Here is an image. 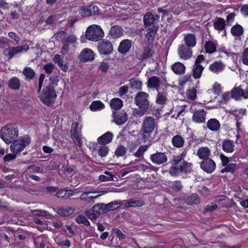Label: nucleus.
I'll use <instances>...</instances> for the list:
<instances>
[{
    "label": "nucleus",
    "instance_id": "nucleus-1",
    "mask_svg": "<svg viewBox=\"0 0 248 248\" xmlns=\"http://www.w3.org/2000/svg\"><path fill=\"white\" fill-rule=\"evenodd\" d=\"M186 153L183 152L180 155L174 156L171 162V166L169 173L172 176H177L179 173H187L191 170V163H189L184 160Z\"/></svg>",
    "mask_w": 248,
    "mask_h": 248
},
{
    "label": "nucleus",
    "instance_id": "nucleus-2",
    "mask_svg": "<svg viewBox=\"0 0 248 248\" xmlns=\"http://www.w3.org/2000/svg\"><path fill=\"white\" fill-rule=\"evenodd\" d=\"M18 135V129L11 124L3 126L0 130V137L6 144L12 143L17 138Z\"/></svg>",
    "mask_w": 248,
    "mask_h": 248
},
{
    "label": "nucleus",
    "instance_id": "nucleus-3",
    "mask_svg": "<svg viewBox=\"0 0 248 248\" xmlns=\"http://www.w3.org/2000/svg\"><path fill=\"white\" fill-rule=\"evenodd\" d=\"M148 97L149 94L144 92H140L136 94L134 98V102L140 109L137 111V114L142 116L147 111L149 106Z\"/></svg>",
    "mask_w": 248,
    "mask_h": 248
},
{
    "label": "nucleus",
    "instance_id": "nucleus-4",
    "mask_svg": "<svg viewBox=\"0 0 248 248\" xmlns=\"http://www.w3.org/2000/svg\"><path fill=\"white\" fill-rule=\"evenodd\" d=\"M158 126L157 120L151 116L145 117L143 120L140 131L143 138L148 139Z\"/></svg>",
    "mask_w": 248,
    "mask_h": 248
},
{
    "label": "nucleus",
    "instance_id": "nucleus-5",
    "mask_svg": "<svg viewBox=\"0 0 248 248\" xmlns=\"http://www.w3.org/2000/svg\"><path fill=\"white\" fill-rule=\"evenodd\" d=\"M85 36L90 41L97 42L104 37V32L100 26L92 25L87 28Z\"/></svg>",
    "mask_w": 248,
    "mask_h": 248
},
{
    "label": "nucleus",
    "instance_id": "nucleus-6",
    "mask_svg": "<svg viewBox=\"0 0 248 248\" xmlns=\"http://www.w3.org/2000/svg\"><path fill=\"white\" fill-rule=\"evenodd\" d=\"M159 16L152 12H148L146 13L143 17L144 26L148 28V31L151 32L156 31L158 26L157 24Z\"/></svg>",
    "mask_w": 248,
    "mask_h": 248
},
{
    "label": "nucleus",
    "instance_id": "nucleus-7",
    "mask_svg": "<svg viewBox=\"0 0 248 248\" xmlns=\"http://www.w3.org/2000/svg\"><path fill=\"white\" fill-rule=\"evenodd\" d=\"M31 143V139L28 136L20 137L17 140L13 141L10 146L11 151L14 154H18Z\"/></svg>",
    "mask_w": 248,
    "mask_h": 248
},
{
    "label": "nucleus",
    "instance_id": "nucleus-8",
    "mask_svg": "<svg viewBox=\"0 0 248 248\" xmlns=\"http://www.w3.org/2000/svg\"><path fill=\"white\" fill-rule=\"evenodd\" d=\"M57 97V94L53 87L48 86L43 90V93L41 97V100L45 104L49 105L53 103Z\"/></svg>",
    "mask_w": 248,
    "mask_h": 248
},
{
    "label": "nucleus",
    "instance_id": "nucleus-9",
    "mask_svg": "<svg viewBox=\"0 0 248 248\" xmlns=\"http://www.w3.org/2000/svg\"><path fill=\"white\" fill-rule=\"evenodd\" d=\"M98 50L102 55L110 54L113 51V46L111 42L107 40H103L98 44Z\"/></svg>",
    "mask_w": 248,
    "mask_h": 248
},
{
    "label": "nucleus",
    "instance_id": "nucleus-10",
    "mask_svg": "<svg viewBox=\"0 0 248 248\" xmlns=\"http://www.w3.org/2000/svg\"><path fill=\"white\" fill-rule=\"evenodd\" d=\"M150 158L152 162L156 165H160L166 163L168 160L166 154L162 152H156L151 155Z\"/></svg>",
    "mask_w": 248,
    "mask_h": 248
},
{
    "label": "nucleus",
    "instance_id": "nucleus-11",
    "mask_svg": "<svg viewBox=\"0 0 248 248\" xmlns=\"http://www.w3.org/2000/svg\"><path fill=\"white\" fill-rule=\"evenodd\" d=\"M216 163L211 158L204 159L200 163L201 169L208 173H212L216 169Z\"/></svg>",
    "mask_w": 248,
    "mask_h": 248
},
{
    "label": "nucleus",
    "instance_id": "nucleus-12",
    "mask_svg": "<svg viewBox=\"0 0 248 248\" xmlns=\"http://www.w3.org/2000/svg\"><path fill=\"white\" fill-rule=\"evenodd\" d=\"M105 191L99 192H84L82 193L80 196V200L83 201L90 202L93 199H95L99 197L100 196L106 193Z\"/></svg>",
    "mask_w": 248,
    "mask_h": 248
},
{
    "label": "nucleus",
    "instance_id": "nucleus-13",
    "mask_svg": "<svg viewBox=\"0 0 248 248\" xmlns=\"http://www.w3.org/2000/svg\"><path fill=\"white\" fill-rule=\"evenodd\" d=\"M178 52L180 57L184 60L189 59L192 55L191 49L184 44H182L179 46Z\"/></svg>",
    "mask_w": 248,
    "mask_h": 248
},
{
    "label": "nucleus",
    "instance_id": "nucleus-14",
    "mask_svg": "<svg viewBox=\"0 0 248 248\" xmlns=\"http://www.w3.org/2000/svg\"><path fill=\"white\" fill-rule=\"evenodd\" d=\"M114 122L118 125L125 123L128 119L127 114L124 110L115 112L113 113Z\"/></svg>",
    "mask_w": 248,
    "mask_h": 248
},
{
    "label": "nucleus",
    "instance_id": "nucleus-15",
    "mask_svg": "<svg viewBox=\"0 0 248 248\" xmlns=\"http://www.w3.org/2000/svg\"><path fill=\"white\" fill-rule=\"evenodd\" d=\"M231 97L235 100L239 99L240 97L248 98V90L244 92L240 87H234L231 91Z\"/></svg>",
    "mask_w": 248,
    "mask_h": 248
},
{
    "label": "nucleus",
    "instance_id": "nucleus-16",
    "mask_svg": "<svg viewBox=\"0 0 248 248\" xmlns=\"http://www.w3.org/2000/svg\"><path fill=\"white\" fill-rule=\"evenodd\" d=\"M206 114V112L203 109L195 110L193 112L192 120L196 123H204Z\"/></svg>",
    "mask_w": 248,
    "mask_h": 248
},
{
    "label": "nucleus",
    "instance_id": "nucleus-17",
    "mask_svg": "<svg viewBox=\"0 0 248 248\" xmlns=\"http://www.w3.org/2000/svg\"><path fill=\"white\" fill-rule=\"evenodd\" d=\"M29 49V46L27 44L24 45L16 46V47H10L8 49V56L10 59L13 58L16 54L22 53L23 51H27Z\"/></svg>",
    "mask_w": 248,
    "mask_h": 248
},
{
    "label": "nucleus",
    "instance_id": "nucleus-18",
    "mask_svg": "<svg viewBox=\"0 0 248 248\" xmlns=\"http://www.w3.org/2000/svg\"><path fill=\"white\" fill-rule=\"evenodd\" d=\"M94 54L93 51L89 48L84 49L79 56V59L83 62L92 61L94 59Z\"/></svg>",
    "mask_w": 248,
    "mask_h": 248
},
{
    "label": "nucleus",
    "instance_id": "nucleus-19",
    "mask_svg": "<svg viewBox=\"0 0 248 248\" xmlns=\"http://www.w3.org/2000/svg\"><path fill=\"white\" fill-rule=\"evenodd\" d=\"M132 42L129 39H124L121 41L118 48L119 52L122 54H126L132 46Z\"/></svg>",
    "mask_w": 248,
    "mask_h": 248
},
{
    "label": "nucleus",
    "instance_id": "nucleus-20",
    "mask_svg": "<svg viewBox=\"0 0 248 248\" xmlns=\"http://www.w3.org/2000/svg\"><path fill=\"white\" fill-rule=\"evenodd\" d=\"M124 32V29L120 26L114 25L112 26L109 31V35L113 39L121 37Z\"/></svg>",
    "mask_w": 248,
    "mask_h": 248
},
{
    "label": "nucleus",
    "instance_id": "nucleus-21",
    "mask_svg": "<svg viewBox=\"0 0 248 248\" xmlns=\"http://www.w3.org/2000/svg\"><path fill=\"white\" fill-rule=\"evenodd\" d=\"M225 65L221 61H216L211 64L209 70L214 73L218 74L223 71Z\"/></svg>",
    "mask_w": 248,
    "mask_h": 248
},
{
    "label": "nucleus",
    "instance_id": "nucleus-22",
    "mask_svg": "<svg viewBox=\"0 0 248 248\" xmlns=\"http://www.w3.org/2000/svg\"><path fill=\"white\" fill-rule=\"evenodd\" d=\"M153 51L149 46L145 47L142 53H137L136 57L138 59L143 61L152 56Z\"/></svg>",
    "mask_w": 248,
    "mask_h": 248
},
{
    "label": "nucleus",
    "instance_id": "nucleus-23",
    "mask_svg": "<svg viewBox=\"0 0 248 248\" xmlns=\"http://www.w3.org/2000/svg\"><path fill=\"white\" fill-rule=\"evenodd\" d=\"M197 155L200 159L204 160L210 158L211 151L207 147H202L198 150Z\"/></svg>",
    "mask_w": 248,
    "mask_h": 248
},
{
    "label": "nucleus",
    "instance_id": "nucleus-24",
    "mask_svg": "<svg viewBox=\"0 0 248 248\" xmlns=\"http://www.w3.org/2000/svg\"><path fill=\"white\" fill-rule=\"evenodd\" d=\"M184 41L186 46L191 47H194L196 45V38L194 34L188 33L184 35Z\"/></svg>",
    "mask_w": 248,
    "mask_h": 248
},
{
    "label": "nucleus",
    "instance_id": "nucleus-25",
    "mask_svg": "<svg viewBox=\"0 0 248 248\" xmlns=\"http://www.w3.org/2000/svg\"><path fill=\"white\" fill-rule=\"evenodd\" d=\"M113 138V134L109 132H108L97 139L98 143L105 145L110 142Z\"/></svg>",
    "mask_w": 248,
    "mask_h": 248
},
{
    "label": "nucleus",
    "instance_id": "nucleus-26",
    "mask_svg": "<svg viewBox=\"0 0 248 248\" xmlns=\"http://www.w3.org/2000/svg\"><path fill=\"white\" fill-rule=\"evenodd\" d=\"M204 67L201 64H194L192 69V75L193 77L197 79L201 78Z\"/></svg>",
    "mask_w": 248,
    "mask_h": 248
},
{
    "label": "nucleus",
    "instance_id": "nucleus-27",
    "mask_svg": "<svg viewBox=\"0 0 248 248\" xmlns=\"http://www.w3.org/2000/svg\"><path fill=\"white\" fill-rule=\"evenodd\" d=\"M160 82V80L158 77L153 76L148 78V86L151 88H155L158 91Z\"/></svg>",
    "mask_w": 248,
    "mask_h": 248
},
{
    "label": "nucleus",
    "instance_id": "nucleus-28",
    "mask_svg": "<svg viewBox=\"0 0 248 248\" xmlns=\"http://www.w3.org/2000/svg\"><path fill=\"white\" fill-rule=\"evenodd\" d=\"M234 148L233 141L231 140H225L222 143V149L225 152L232 153L234 151Z\"/></svg>",
    "mask_w": 248,
    "mask_h": 248
},
{
    "label": "nucleus",
    "instance_id": "nucleus-29",
    "mask_svg": "<svg viewBox=\"0 0 248 248\" xmlns=\"http://www.w3.org/2000/svg\"><path fill=\"white\" fill-rule=\"evenodd\" d=\"M172 71L176 74L181 75L183 74L185 70V65L181 62H177L171 66Z\"/></svg>",
    "mask_w": 248,
    "mask_h": 248
},
{
    "label": "nucleus",
    "instance_id": "nucleus-30",
    "mask_svg": "<svg viewBox=\"0 0 248 248\" xmlns=\"http://www.w3.org/2000/svg\"><path fill=\"white\" fill-rule=\"evenodd\" d=\"M20 84V80L16 77H13L11 78L8 81L9 87L14 90H17L19 89Z\"/></svg>",
    "mask_w": 248,
    "mask_h": 248
},
{
    "label": "nucleus",
    "instance_id": "nucleus-31",
    "mask_svg": "<svg viewBox=\"0 0 248 248\" xmlns=\"http://www.w3.org/2000/svg\"><path fill=\"white\" fill-rule=\"evenodd\" d=\"M173 145L176 148L182 147L184 144L185 140L180 135L174 136L171 140Z\"/></svg>",
    "mask_w": 248,
    "mask_h": 248
},
{
    "label": "nucleus",
    "instance_id": "nucleus-32",
    "mask_svg": "<svg viewBox=\"0 0 248 248\" xmlns=\"http://www.w3.org/2000/svg\"><path fill=\"white\" fill-rule=\"evenodd\" d=\"M207 126L212 131H217L220 127V124L217 119H211L207 123Z\"/></svg>",
    "mask_w": 248,
    "mask_h": 248
},
{
    "label": "nucleus",
    "instance_id": "nucleus-33",
    "mask_svg": "<svg viewBox=\"0 0 248 248\" xmlns=\"http://www.w3.org/2000/svg\"><path fill=\"white\" fill-rule=\"evenodd\" d=\"M217 44L211 41L206 42L204 45V48L207 53L212 54L216 51Z\"/></svg>",
    "mask_w": 248,
    "mask_h": 248
},
{
    "label": "nucleus",
    "instance_id": "nucleus-34",
    "mask_svg": "<svg viewBox=\"0 0 248 248\" xmlns=\"http://www.w3.org/2000/svg\"><path fill=\"white\" fill-rule=\"evenodd\" d=\"M23 74L27 79H32L35 76L34 70L30 67H25L22 72Z\"/></svg>",
    "mask_w": 248,
    "mask_h": 248
},
{
    "label": "nucleus",
    "instance_id": "nucleus-35",
    "mask_svg": "<svg viewBox=\"0 0 248 248\" xmlns=\"http://www.w3.org/2000/svg\"><path fill=\"white\" fill-rule=\"evenodd\" d=\"M110 105L112 108L115 110L120 109L123 106V102L121 99L115 98L110 101Z\"/></svg>",
    "mask_w": 248,
    "mask_h": 248
},
{
    "label": "nucleus",
    "instance_id": "nucleus-36",
    "mask_svg": "<svg viewBox=\"0 0 248 248\" xmlns=\"http://www.w3.org/2000/svg\"><path fill=\"white\" fill-rule=\"evenodd\" d=\"M214 27L216 30L222 31L225 27V20L222 18H217L214 22Z\"/></svg>",
    "mask_w": 248,
    "mask_h": 248
},
{
    "label": "nucleus",
    "instance_id": "nucleus-37",
    "mask_svg": "<svg viewBox=\"0 0 248 248\" xmlns=\"http://www.w3.org/2000/svg\"><path fill=\"white\" fill-rule=\"evenodd\" d=\"M74 209L70 207H62L58 209V214L61 216H68L74 212Z\"/></svg>",
    "mask_w": 248,
    "mask_h": 248
},
{
    "label": "nucleus",
    "instance_id": "nucleus-38",
    "mask_svg": "<svg viewBox=\"0 0 248 248\" xmlns=\"http://www.w3.org/2000/svg\"><path fill=\"white\" fill-rule=\"evenodd\" d=\"M157 92L155 102L159 105L165 104L167 100V93L165 92H159L158 91Z\"/></svg>",
    "mask_w": 248,
    "mask_h": 248
},
{
    "label": "nucleus",
    "instance_id": "nucleus-39",
    "mask_svg": "<svg viewBox=\"0 0 248 248\" xmlns=\"http://www.w3.org/2000/svg\"><path fill=\"white\" fill-rule=\"evenodd\" d=\"M231 32L234 36H239L243 33V28L240 25H235L232 27Z\"/></svg>",
    "mask_w": 248,
    "mask_h": 248
},
{
    "label": "nucleus",
    "instance_id": "nucleus-40",
    "mask_svg": "<svg viewBox=\"0 0 248 248\" xmlns=\"http://www.w3.org/2000/svg\"><path fill=\"white\" fill-rule=\"evenodd\" d=\"M54 61L58 64L62 70L64 72L66 71L67 67L66 66V64L64 63L62 61L61 55L58 54L56 55L54 58Z\"/></svg>",
    "mask_w": 248,
    "mask_h": 248
},
{
    "label": "nucleus",
    "instance_id": "nucleus-41",
    "mask_svg": "<svg viewBox=\"0 0 248 248\" xmlns=\"http://www.w3.org/2000/svg\"><path fill=\"white\" fill-rule=\"evenodd\" d=\"M104 104L100 101H95L92 103L90 106L91 110L93 111H96L103 108Z\"/></svg>",
    "mask_w": 248,
    "mask_h": 248
},
{
    "label": "nucleus",
    "instance_id": "nucleus-42",
    "mask_svg": "<svg viewBox=\"0 0 248 248\" xmlns=\"http://www.w3.org/2000/svg\"><path fill=\"white\" fill-rule=\"evenodd\" d=\"M142 84L141 81L136 79L130 80V86L133 90H141Z\"/></svg>",
    "mask_w": 248,
    "mask_h": 248
},
{
    "label": "nucleus",
    "instance_id": "nucleus-43",
    "mask_svg": "<svg viewBox=\"0 0 248 248\" xmlns=\"http://www.w3.org/2000/svg\"><path fill=\"white\" fill-rule=\"evenodd\" d=\"M75 220L78 224H83L86 226H89L90 225V223L87 217L82 215H80L76 217Z\"/></svg>",
    "mask_w": 248,
    "mask_h": 248
},
{
    "label": "nucleus",
    "instance_id": "nucleus-44",
    "mask_svg": "<svg viewBox=\"0 0 248 248\" xmlns=\"http://www.w3.org/2000/svg\"><path fill=\"white\" fill-rule=\"evenodd\" d=\"M126 152V148L123 145H119L117 148L115 152V155L117 157L122 156H124Z\"/></svg>",
    "mask_w": 248,
    "mask_h": 248
},
{
    "label": "nucleus",
    "instance_id": "nucleus-45",
    "mask_svg": "<svg viewBox=\"0 0 248 248\" xmlns=\"http://www.w3.org/2000/svg\"><path fill=\"white\" fill-rule=\"evenodd\" d=\"M108 204V206L110 209V211H111L114 210L118 208L123 205V202L121 201H115L114 202H110Z\"/></svg>",
    "mask_w": 248,
    "mask_h": 248
},
{
    "label": "nucleus",
    "instance_id": "nucleus-46",
    "mask_svg": "<svg viewBox=\"0 0 248 248\" xmlns=\"http://www.w3.org/2000/svg\"><path fill=\"white\" fill-rule=\"evenodd\" d=\"M186 95L188 99L191 100H195L197 96L196 90L194 88L188 90L186 93Z\"/></svg>",
    "mask_w": 248,
    "mask_h": 248
},
{
    "label": "nucleus",
    "instance_id": "nucleus-47",
    "mask_svg": "<svg viewBox=\"0 0 248 248\" xmlns=\"http://www.w3.org/2000/svg\"><path fill=\"white\" fill-rule=\"evenodd\" d=\"M170 186L172 189L176 191H180L183 188V186L180 181L172 182Z\"/></svg>",
    "mask_w": 248,
    "mask_h": 248
},
{
    "label": "nucleus",
    "instance_id": "nucleus-48",
    "mask_svg": "<svg viewBox=\"0 0 248 248\" xmlns=\"http://www.w3.org/2000/svg\"><path fill=\"white\" fill-rule=\"evenodd\" d=\"M79 14L82 17L89 16L93 15L92 10L90 9L89 7L82 8L80 9Z\"/></svg>",
    "mask_w": 248,
    "mask_h": 248
},
{
    "label": "nucleus",
    "instance_id": "nucleus-49",
    "mask_svg": "<svg viewBox=\"0 0 248 248\" xmlns=\"http://www.w3.org/2000/svg\"><path fill=\"white\" fill-rule=\"evenodd\" d=\"M147 145L141 146L137 151L134 154V155L137 157H140L142 156L144 153L147 150Z\"/></svg>",
    "mask_w": 248,
    "mask_h": 248
},
{
    "label": "nucleus",
    "instance_id": "nucleus-50",
    "mask_svg": "<svg viewBox=\"0 0 248 248\" xmlns=\"http://www.w3.org/2000/svg\"><path fill=\"white\" fill-rule=\"evenodd\" d=\"M154 33L155 32H151L148 31L145 35V41L149 45H150L154 40Z\"/></svg>",
    "mask_w": 248,
    "mask_h": 248
},
{
    "label": "nucleus",
    "instance_id": "nucleus-51",
    "mask_svg": "<svg viewBox=\"0 0 248 248\" xmlns=\"http://www.w3.org/2000/svg\"><path fill=\"white\" fill-rule=\"evenodd\" d=\"M59 17L57 15H52L49 16L46 20V23L48 25H53L58 21Z\"/></svg>",
    "mask_w": 248,
    "mask_h": 248
},
{
    "label": "nucleus",
    "instance_id": "nucleus-52",
    "mask_svg": "<svg viewBox=\"0 0 248 248\" xmlns=\"http://www.w3.org/2000/svg\"><path fill=\"white\" fill-rule=\"evenodd\" d=\"M16 154H8L4 156L3 158L4 163H8L15 160L16 157Z\"/></svg>",
    "mask_w": 248,
    "mask_h": 248
},
{
    "label": "nucleus",
    "instance_id": "nucleus-53",
    "mask_svg": "<svg viewBox=\"0 0 248 248\" xmlns=\"http://www.w3.org/2000/svg\"><path fill=\"white\" fill-rule=\"evenodd\" d=\"M111 231L112 233L116 234L117 237L120 240H124L125 238V235L119 229L113 228Z\"/></svg>",
    "mask_w": 248,
    "mask_h": 248
},
{
    "label": "nucleus",
    "instance_id": "nucleus-54",
    "mask_svg": "<svg viewBox=\"0 0 248 248\" xmlns=\"http://www.w3.org/2000/svg\"><path fill=\"white\" fill-rule=\"evenodd\" d=\"M108 148L105 145L100 146L98 149V154L101 157H104L107 155L108 153Z\"/></svg>",
    "mask_w": 248,
    "mask_h": 248
},
{
    "label": "nucleus",
    "instance_id": "nucleus-55",
    "mask_svg": "<svg viewBox=\"0 0 248 248\" xmlns=\"http://www.w3.org/2000/svg\"><path fill=\"white\" fill-rule=\"evenodd\" d=\"M236 168V165L233 163L229 164L228 166H227L225 168L222 169L221 171L222 173H224L225 172H233Z\"/></svg>",
    "mask_w": 248,
    "mask_h": 248
},
{
    "label": "nucleus",
    "instance_id": "nucleus-56",
    "mask_svg": "<svg viewBox=\"0 0 248 248\" xmlns=\"http://www.w3.org/2000/svg\"><path fill=\"white\" fill-rule=\"evenodd\" d=\"M242 61L244 64L248 65V47L245 48L243 52Z\"/></svg>",
    "mask_w": 248,
    "mask_h": 248
},
{
    "label": "nucleus",
    "instance_id": "nucleus-57",
    "mask_svg": "<svg viewBox=\"0 0 248 248\" xmlns=\"http://www.w3.org/2000/svg\"><path fill=\"white\" fill-rule=\"evenodd\" d=\"M71 135L75 144H77L78 146L80 147L82 145V143L81 141L80 136L78 135V134L77 133L76 134H72Z\"/></svg>",
    "mask_w": 248,
    "mask_h": 248
},
{
    "label": "nucleus",
    "instance_id": "nucleus-58",
    "mask_svg": "<svg viewBox=\"0 0 248 248\" xmlns=\"http://www.w3.org/2000/svg\"><path fill=\"white\" fill-rule=\"evenodd\" d=\"M99 180L102 182L110 181L113 180V175L111 174H108V176L105 175H100L99 176Z\"/></svg>",
    "mask_w": 248,
    "mask_h": 248
},
{
    "label": "nucleus",
    "instance_id": "nucleus-59",
    "mask_svg": "<svg viewBox=\"0 0 248 248\" xmlns=\"http://www.w3.org/2000/svg\"><path fill=\"white\" fill-rule=\"evenodd\" d=\"M50 80V84L48 86H52L53 87V89L57 85V82L59 81V78L57 76H52L49 78Z\"/></svg>",
    "mask_w": 248,
    "mask_h": 248
},
{
    "label": "nucleus",
    "instance_id": "nucleus-60",
    "mask_svg": "<svg viewBox=\"0 0 248 248\" xmlns=\"http://www.w3.org/2000/svg\"><path fill=\"white\" fill-rule=\"evenodd\" d=\"M54 68V66L52 63H47L44 65V68L47 74H51Z\"/></svg>",
    "mask_w": 248,
    "mask_h": 248
},
{
    "label": "nucleus",
    "instance_id": "nucleus-61",
    "mask_svg": "<svg viewBox=\"0 0 248 248\" xmlns=\"http://www.w3.org/2000/svg\"><path fill=\"white\" fill-rule=\"evenodd\" d=\"M129 87L127 86H124L119 88L118 93L119 96L122 97L123 95L127 93Z\"/></svg>",
    "mask_w": 248,
    "mask_h": 248
},
{
    "label": "nucleus",
    "instance_id": "nucleus-62",
    "mask_svg": "<svg viewBox=\"0 0 248 248\" xmlns=\"http://www.w3.org/2000/svg\"><path fill=\"white\" fill-rule=\"evenodd\" d=\"M217 207L216 203H211L207 205L204 209V212H210L215 210Z\"/></svg>",
    "mask_w": 248,
    "mask_h": 248
},
{
    "label": "nucleus",
    "instance_id": "nucleus-63",
    "mask_svg": "<svg viewBox=\"0 0 248 248\" xmlns=\"http://www.w3.org/2000/svg\"><path fill=\"white\" fill-rule=\"evenodd\" d=\"M8 36L10 38L15 41L16 43H19L20 41V37L16 33L14 32H9L8 33Z\"/></svg>",
    "mask_w": 248,
    "mask_h": 248
},
{
    "label": "nucleus",
    "instance_id": "nucleus-64",
    "mask_svg": "<svg viewBox=\"0 0 248 248\" xmlns=\"http://www.w3.org/2000/svg\"><path fill=\"white\" fill-rule=\"evenodd\" d=\"M241 14L245 16H248V5L244 4L241 7Z\"/></svg>",
    "mask_w": 248,
    "mask_h": 248
}]
</instances>
